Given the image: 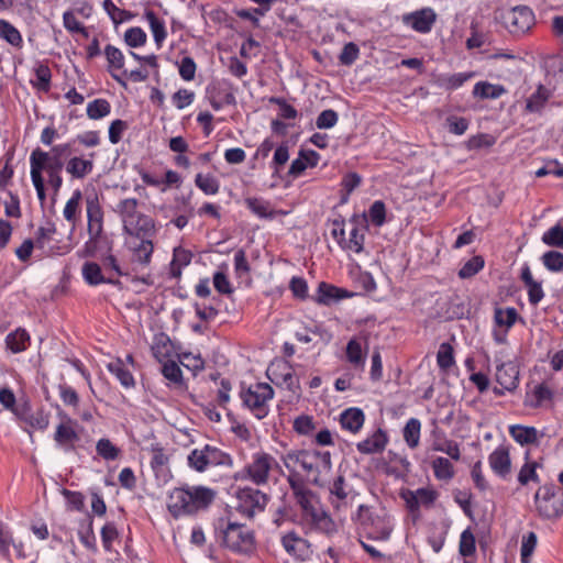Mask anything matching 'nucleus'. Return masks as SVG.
<instances>
[{"instance_id":"obj_1","label":"nucleus","mask_w":563,"mask_h":563,"mask_svg":"<svg viewBox=\"0 0 563 563\" xmlns=\"http://www.w3.org/2000/svg\"><path fill=\"white\" fill-rule=\"evenodd\" d=\"M296 504L300 508L298 523L308 532H317L331 536L336 532V525L331 516L322 508L317 495L306 485L290 481Z\"/></svg>"},{"instance_id":"obj_2","label":"nucleus","mask_w":563,"mask_h":563,"mask_svg":"<svg viewBox=\"0 0 563 563\" xmlns=\"http://www.w3.org/2000/svg\"><path fill=\"white\" fill-rule=\"evenodd\" d=\"M71 143H60L51 147L49 151H44L36 147L30 155V175L31 178L45 179L53 190L54 196H57L63 186L62 172L65 167L66 158L70 154Z\"/></svg>"},{"instance_id":"obj_3","label":"nucleus","mask_w":563,"mask_h":563,"mask_svg":"<svg viewBox=\"0 0 563 563\" xmlns=\"http://www.w3.org/2000/svg\"><path fill=\"white\" fill-rule=\"evenodd\" d=\"M216 498V492L207 486H189L174 488L167 500V509L173 518L194 516L210 507Z\"/></svg>"},{"instance_id":"obj_4","label":"nucleus","mask_w":563,"mask_h":563,"mask_svg":"<svg viewBox=\"0 0 563 563\" xmlns=\"http://www.w3.org/2000/svg\"><path fill=\"white\" fill-rule=\"evenodd\" d=\"M216 536L221 540L220 544L233 553L251 554L255 550L254 532L245 525L220 519Z\"/></svg>"},{"instance_id":"obj_5","label":"nucleus","mask_w":563,"mask_h":563,"mask_svg":"<svg viewBox=\"0 0 563 563\" xmlns=\"http://www.w3.org/2000/svg\"><path fill=\"white\" fill-rule=\"evenodd\" d=\"M282 468L274 456L266 452H256L252 460L235 475L236 479L250 481L257 486L266 485L272 471Z\"/></svg>"},{"instance_id":"obj_6","label":"nucleus","mask_w":563,"mask_h":563,"mask_svg":"<svg viewBox=\"0 0 563 563\" xmlns=\"http://www.w3.org/2000/svg\"><path fill=\"white\" fill-rule=\"evenodd\" d=\"M240 398L243 406L247 408L256 419L262 420L269 413L268 401L274 398V389L267 383L252 384L246 388H241Z\"/></svg>"},{"instance_id":"obj_7","label":"nucleus","mask_w":563,"mask_h":563,"mask_svg":"<svg viewBox=\"0 0 563 563\" xmlns=\"http://www.w3.org/2000/svg\"><path fill=\"white\" fill-rule=\"evenodd\" d=\"M187 464L191 470L203 473L211 467H231L233 460L229 453L211 444H205L200 449H194L188 454Z\"/></svg>"},{"instance_id":"obj_8","label":"nucleus","mask_w":563,"mask_h":563,"mask_svg":"<svg viewBox=\"0 0 563 563\" xmlns=\"http://www.w3.org/2000/svg\"><path fill=\"white\" fill-rule=\"evenodd\" d=\"M503 24L512 35L526 34L534 24V14L527 5H517L500 15Z\"/></svg>"},{"instance_id":"obj_9","label":"nucleus","mask_w":563,"mask_h":563,"mask_svg":"<svg viewBox=\"0 0 563 563\" xmlns=\"http://www.w3.org/2000/svg\"><path fill=\"white\" fill-rule=\"evenodd\" d=\"M300 467L306 473L308 481L319 485L321 473H328L331 467V453L329 451L305 450Z\"/></svg>"},{"instance_id":"obj_10","label":"nucleus","mask_w":563,"mask_h":563,"mask_svg":"<svg viewBox=\"0 0 563 563\" xmlns=\"http://www.w3.org/2000/svg\"><path fill=\"white\" fill-rule=\"evenodd\" d=\"M534 504L540 517L545 519L558 518L562 514L561 504L556 499V486L545 484L534 494Z\"/></svg>"},{"instance_id":"obj_11","label":"nucleus","mask_w":563,"mask_h":563,"mask_svg":"<svg viewBox=\"0 0 563 563\" xmlns=\"http://www.w3.org/2000/svg\"><path fill=\"white\" fill-rule=\"evenodd\" d=\"M236 510L249 518L265 509L268 501L266 494L252 487L240 488L236 492Z\"/></svg>"},{"instance_id":"obj_12","label":"nucleus","mask_w":563,"mask_h":563,"mask_svg":"<svg viewBox=\"0 0 563 563\" xmlns=\"http://www.w3.org/2000/svg\"><path fill=\"white\" fill-rule=\"evenodd\" d=\"M207 96L213 110L219 111L224 106H233L236 103L234 96L235 88L233 84L227 79L217 80L208 85Z\"/></svg>"},{"instance_id":"obj_13","label":"nucleus","mask_w":563,"mask_h":563,"mask_svg":"<svg viewBox=\"0 0 563 563\" xmlns=\"http://www.w3.org/2000/svg\"><path fill=\"white\" fill-rule=\"evenodd\" d=\"M435 21L437 14L431 8H422L410 13H405L401 16L404 25L421 34L429 33Z\"/></svg>"},{"instance_id":"obj_14","label":"nucleus","mask_w":563,"mask_h":563,"mask_svg":"<svg viewBox=\"0 0 563 563\" xmlns=\"http://www.w3.org/2000/svg\"><path fill=\"white\" fill-rule=\"evenodd\" d=\"M331 505L338 512L345 511L351 507L354 497L357 495L351 486L347 485L344 476H338L331 487Z\"/></svg>"},{"instance_id":"obj_15","label":"nucleus","mask_w":563,"mask_h":563,"mask_svg":"<svg viewBox=\"0 0 563 563\" xmlns=\"http://www.w3.org/2000/svg\"><path fill=\"white\" fill-rule=\"evenodd\" d=\"M284 550L297 561H307L312 555L310 543L296 531H289L282 537Z\"/></svg>"},{"instance_id":"obj_16","label":"nucleus","mask_w":563,"mask_h":563,"mask_svg":"<svg viewBox=\"0 0 563 563\" xmlns=\"http://www.w3.org/2000/svg\"><path fill=\"white\" fill-rule=\"evenodd\" d=\"M87 232L88 235L103 234V210L97 194L86 197Z\"/></svg>"},{"instance_id":"obj_17","label":"nucleus","mask_w":563,"mask_h":563,"mask_svg":"<svg viewBox=\"0 0 563 563\" xmlns=\"http://www.w3.org/2000/svg\"><path fill=\"white\" fill-rule=\"evenodd\" d=\"M81 276L85 283L92 287L101 284H109L119 288L122 286L119 278L111 275H106L101 265L92 261H87L82 264Z\"/></svg>"},{"instance_id":"obj_18","label":"nucleus","mask_w":563,"mask_h":563,"mask_svg":"<svg viewBox=\"0 0 563 563\" xmlns=\"http://www.w3.org/2000/svg\"><path fill=\"white\" fill-rule=\"evenodd\" d=\"M122 228L125 234L137 239L154 238L156 235L154 219L142 212Z\"/></svg>"},{"instance_id":"obj_19","label":"nucleus","mask_w":563,"mask_h":563,"mask_svg":"<svg viewBox=\"0 0 563 563\" xmlns=\"http://www.w3.org/2000/svg\"><path fill=\"white\" fill-rule=\"evenodd\" d=\"M488 463L498 477L506 479L511 472V459L509 448L506 445L497 446L488 456Z\"/></svg>"},{"instance_id":"obj_20","label":"nucleus","mask_w":563,"mask_h":563,"mask_svg":"<svg viewBox=\"0 0 563 563\" xmlns=\"http://www.w3.org/2000/svg\"><path fill=\"white\" fill-rule=\"evenodd\" d=\"M496 382L507 391H514L519 384V369L514 362H501L496 366Z\"/></svg>"},{"instance_id":"obj_21","label":"nucleus","mask_w":563,"mask_h":563,"mask_svg":"<svg viewBox=\"0 0 563 563\" xmlns=\"http://www.w3.org/2000/svg\"><path fill=\"white\" fill-rule=\"evenodd\" d=\"M389 438L385 430L378 428L363 441L356 444V449L361 454L369 455L382 453L388 444Z\"/></svg>"},{"instance_id":"obj_22","label":"nucleus","mask_w":563,"mask_h":563,"mask_svg":"<svg viewBox=\"0 0 563 563\" xmlns=\"http://www.w3.org/2000/svg\"><path fill=\"white\" fill-rule=\"evenodd\" d=\"M431 449L437 452H442L449 455L452 460L459 461L461 452L459 444L446 438L445 433L435 426L431 432Z\"/></svg>"},{"instance_id":"obj_23","label":"nucleus","mask_w":563,"mask_h":563,"mask_svg":"<svg viewBox=\"0 0 563 563\" xmlns=\"http://www.w3.org/2000/svg\"><path fill=\"white\" fill-rule=\"evenodd\" d=\"M353 294L346 289L321 282L318 286L317 295L313 297V300L320 305L330 306L333 302L344 298H351Z\"/></svg>"},{"instance_id":"obj_24","label":"nucleus","mask_w":563,"mask_h":563,"mask_svg":"<svg viewBox=\"0 0 563 563\" xmlns=\"http://www.w3.org/2000/svg\"><path fill=\"white\" fill-rule=\"evenodd\" d=\"M79 440L78 433L68 423H59L54 433L56 445L66 453L74 452L76 442Z\"/></svg>"},{"instance_id":"obj_25","label":"nucleus","mask_w":563,"mask_h":563,"mask_svg":"<svg viewBox=\"0 0 563 563\" xmlns=\"http://www.w3.org/2000/svg\"><path fill=\"white\" fill-rule=\"evenodd\" d=\"M90 158H82L79 156L70 157L65 162L66 172L75 179H84L93 170V156L91 153Z\"/></svg>"},{"instance_id":"obj_26","label":"nucleus","mask_w":563,"mask_h":563,"mask_svg":"<svg viewBox=\"0 0 563 563\" xmlns=\"http://www.w3.org/2000/svg\"><path fill=\"white\" fill-rule=\"evenodd\" d=\"M365 422V415L362 409L352 407L345 409L340 416V423L342 429L352 433H357Z\"/></svg>"},{"instance_id":"obj_27","label":"nucleus","mask_w":563,"mask_h":563,"mask_svg":"<svg viewBox=\"0 0 563 563\" xmlns=\"http://www.w3.org/2000/svg\"><path fill=\"white\" fill-rule=\"evenodd\" d=\"M509 434L522 446L539 444V431L534 427L514 424L509 427Z\"/></svg>"},{"instance_id":"obj_28","label":"nucleus","mask_w":563,"mask_h":563,"mask_svg":"<svg viewBox=\"0 0 563 563\" xmlns=\"http://www.w3.org/2000/svg\"><path fill=\"white\" fill-rule=\"evenodd\" d=\"M305 450L289 451L282 456V461L285 467L289 471L287 482L290 485V481H296L301 485H306L301 475L296 471V467L301 465Z\"/></svg>"},{"instance_id":"obj_29","label":"nucleus","mask_w":563,"mask_h":563,"mask_svg":"<svg viewBox=\"0 0 563 563\" xmlns=\"http://www.w3.org/2000/svg\"><path fill=\"white\" fill-rule=\"evenodd\" d=\"M144 19L147 21L150 25L157 48H161L164 41L167 37L165 22L162 19H159L156 15V13L152 10H145Z\"/></svg>"},{"instance_id":"obj_30","label":"nucleus","mask_w":563,"mask_h":563,"mask_svg":"<svg viewBox=\"0 0 563 563\" xmlns=\"http://www.w3.org/2000/svg\"><path fill=\"white\" fill-rule=\"evenodd\" d=\"M101 247L112 251V241L106 235H89L79 254L81 257H95Z\"/></svg>"},{"instance_id":"obj_31","label":"nucleus","mask_w":563,"mask_h":563,"mask_svg":"<svg viewBox=\"0 0 563 563\" xmlns=\"http://www.w3.org/2000/svg\"><path fill=\"white\" fill-rule=\"evenodd\" d=\"M30 344V334L25 329L18 328L5 338V347L12 353L18 354L27 349Z\"/></svg>"},{"instance_id":"obj_32","label":"nucleus","mask_w":563,"mask_h":563,"mask_svg":"<svg viewBox=\"0 0 563 563\" xmlns=\"http://www.w3.org/2000/svg\"><path fill=\"white\" fill-rule=\"evenodd\" d=\"M139 205L140 202L136 198H125L117 203L113 211L120 217L122 227L133 220L140 213L137 210Z\"/></svg>"},{"instance_id":"obj_33","label":"nucleus","mask_w":563,"mask_h":563,"mask_svg":"<svg viewBox=\"0 0 563 563\" xmlns=\"http://www.w3.org/2000/svg\"><path fill=\"white\" fill-rule=\"evenodd\" d=\"M507 92L503 85L478 81L474 85L473 95L481 99H498Z\"/></svg>"},{"instance_id":"obj_34","label":"nucleus","mask_w":563,"mask_h":563,"mask_svg":"<svg viewBox=\"0 0 563 563\" xmlns=\"http://www.w3.org/2000/svg\"><path fill=\"white\" fill-rule=\"evenodd\" d=\"M0 38L14 48L21 49L23 47V37L21 32L4 19H0Z\"/></svg>"},{"instance_id":"obj_35","label":"nucleus","mask_w":563,"mask_h":563,"mask_svg":"<svg viewBox=\"0 0 563 563\" xmlns=\"http://www.w3.org/2000/svg\"><path fill=\"white\" fill-rule=\"evenodd\" d=\"M192 258L191 252L183 249L176 247L173 253V260L170 262V275L174 278H179L181 276V269L190 264Z\"/></svg>"},{"instance_id":"obj_36","label":"nucleus","mask_w":563,"mask_h":563,"mask_svg":"<svg viewBox=\"0 0 563 563\" xmlns=\"http://www.w3.org/2000/svg\"><path fill=\"white\" fill-rule=\"evenodd\" d=\"M108 371L113 374L125 388L135 385L132 373L125 367L121 360H114L107 365Z\"/></svg>"},{"instance_id":"obj_37","label":"nucleus","mask_w":563,"mask_h":563,"mask_svg":"<svg viewBox=\"0 0 563 563\" xmlns=\"http://www.w3.org/2000/svg\"><path fill=\"white\" fill-rule=\"evenodd\" d=\"M550 97V90L540 85L537 90L527 99L526 110L531 113L540 112Z\"/></svg>"},{"instance_id":"obj_38","label":"nucleus","mask_w":563,"mask_h":563,"mask_svg":"<svg viewBox=\"0 0 563 563\" xmlns=\"http://www.w3.org/2000/svg\"><path fill=\"white\" fill-rule=\"evenodd\" d=\"M421 422L417 418H410L402 430V437L410 449H416L420 442Z\"/></svg>"},{"instance_id":"obj_39","label":"nucleus","mask_w":563,"mask_h":563,"mask_svg":"<svg viewBox=\"0 0 563 563\" xmlns=\"http://www.w3.org/2000/svg\"><path fill=\"white\" fill-rule=\"evenodd\" d=\"M434 477L439 481L449 482L454 477V466L445 457L438 456L432 461Z\"/></svg>"},{"instance_id":"obj_40","label":"nucleus","mask_w":563,"mask_h":563,"mask_svg":"<svg viewBox=\"0 0 563 563\" xmlns=\"http://www.w3.org/2000/svg\"><path fill=\"white\" fill-rule=\"evenodd\" d=\"M36 80H31L34 88L48 92L51 89L52 71L46 64H38L34 69Z\"/></svg>"},{"instance_id":"obj_41","label":"nucleus","mask_w":563,"mask_h":563,"mask_svg":"<svg viewBox=\"0 0 563 563\" xmlns=\"http://www.w3.org/2000/svg\"><path fill=\"white\" fill-rule=\"evenodd\" d=\"M102 7L115 25L130 21L135 16L133 12L118 8L112 0H103Z\"/></svg>"},{"instance_id":"obj_42","label":"nucleus","mask_w":563,"mask_h":563,"mask_svg":"<svg viewBox=\"0 0 563 563\" xmlns=\"http://www.w3.org/2000/svg\"><path fill=\"white\" fill-rule=\"evenodd\" d=\"M472 74L456 73L453 75H441L437 80V85L446 90H455L462 87L470 78Z\"/></svg>"},{"instance_id":"obj_43","label":"nucleus","mask_w":563,"mask_h":563,"mask_svg":"<svg viewBox=\"0 0 563 563\" xmlns=\"http://www.w3.org/2000/svg\"><path fill=\"white\" fill-rule=\"evenodd\" d=\"M82 198V194L79 189H76L71 197L67 200L64 210L63 216L65 220L69 223H71L74 227L77 222V213L80 210V201Z\"/></svg>"},{"instance_id":"obj_44","label":"nucleus","mask_w":563,"mask_h":563,"mask_svg":"<svg viewBox=\"0 0 563 563\" xmlns=\"http://www.w3.org/2000/svg\"><path fill=\"white\" fill-rule=\"evenodd\" d=\"M87 115L91 120H100L111 112V104L107 99H95L87 104Z\"/></svg>"},{"instance_id":"obj_45","label":"nucleus","mask_w":563,"mask_h":563,"mask_svg":"<svg viewBox=\"0 0 563 563\" xmlns=\"http://www.w3.org/2000/svg\"><path fill=\"white\" fill-rule=\"evenodd\" d=\"M56 233L55 223L47 220L44 225H41L35 232L34 243L37 249L45 250L47 244L53 240Z\"/></svg>"},{"instance_id":"obj_46","label":"nucleus","mask_w":563,"mask_h":563,"mask_svg":"<svg viewBox=\"0 0 563 563\" xmlns=\"http://www.w3.org/2000/svg\"><path fill=\"white\" fill-rule=\"evenodd\" d=\"M367 230L352 228L350 230L349 239L345 238V244L342 250L352 251L354 253H361L364 250L365 232Z\"/></svg>"},{"instance_id":"obj_47","label":"nucleus","mask_w":563,"mask_h":563,"mask_svg":"<svg viewBox=\"0 0 563 563\" xmlns=\"http://www.w3.org/2000/svg\"><path fill=\"white\" fill-rule=\"evenodd\" d=\"M346 360L354 366V367H363L365 364V354L363 353L361 343L355 340L351 339L346 344Z\"/></svg>"},{"instance_id":"obj_48","label":"nucleus","mask_w":563,"mask_h":563,"mask_svg":"<svg viewBox=\"0 0 563 563\" xmlns=\"http://www.w3.org/2000/svg\"><path fill=\"white\" fill-rule=\"evenodd\" d=\"M195 185L206 195H216L220 189L219 180L211 174H197Z\"/></svg>"},{"instance_id":"obj_49","label":"nucleus","mask_w":563,"mask_h":563,"mask_svg":"<svg viewBox=\"0 0 563 563\" xmlns=\"http://www.w3.org/2000/svg\"><path fill=\"white\" fill-rule=\"evenodd\" d=\"M101 267L106 275H111L113 277L119 276H128V272H124L118 258L111 253V251H107V253L101 257Z\"/></svg>"},{"instance_id":"obj_50","label":"nucleus","mask_w":563,"mask_h":563,"mask_svg":"<svg viewBox=\"0 0 563 563\" xmlns=\"http://www.w3.org/2000/svg\"><path fill=\"white\" fill-rule=\"evenodd\" d=\"M544 267L552 273L563 272V253L559 251H548L541 256Z\"/></svg>"},{"instance_id":"obj_51","label":"nucleus","mask_w":563,"mask_h":563,"mask_svg":"<svg viewBox=\"0 0 563 563\" xmlns=\"http://www.w3.org/2000/svg\"><path fill=\"white\" fill-rule=\"evenodd\" d=\"M518 317V312L515 308L509 307L505 310L501 308L495 309L494 320L498 327H506V330L510 329Z\"/></svg>"},{"instance_id":"obj_52","label":"nucleus","mask_w":563,"mask_h":563,"mask_svg":"<svg viewBox=\"0 0 563 563\" xmlns=\"http://www.w3.org/2000/svg\"><path fill=\"white\" fill-rule=\"evenodd\" d=\"M541 240L548 246L563 249V225L559 222L551 227L542 234Z\"/></svg>"},{"instance_id":"obj_53","label":"nucleus","mask_w":563,"mask_h":563,"mask_svg":"<svg viewBox=\"0 0 563 563\" xmlns=\"http://www.w3.org/2000/svg\"><path fill=\"white\" fill-rule=\"evenodd\" d=\"M366 214L368 222L377 228L382 227L386 222V206L384 201L375 200Z\"/></svg>"},{"instance_id":"obj_54","label":"nucleus","mask_w":563,"mask_h":563,"mask_svg":"<svg viewBox=\"0 0 563 563\" xmlns=\"http://www.w3.org/2000/svg\"><path fill=\"white\" fill-rule=\"evenodd\" d=\"M96 451L98 455L106 461H114L120 455V449L106 438H102L97 442Z\"/></svg>"},{"instance_id":"obj_55","label":"nucleus","mask_w":563,"mask_h":563,"mask_svg":"<svg viewBox=\"0 0 563 563\" xmlns=\"http://www.w3.org/2000/svg\"><path fill=\"white\" fill-rule=\"evenodd\" d=\"M153 238L140 239L141 243L134 249V256L142 265H148L154 251Z\"/></svg>"},{"instance_id":"obj_56","label":"nucleus","mask_w":563,"mask_h":563,"mask_svg":"<svg viewBox=\"0 0 563 563\" xmlns=\"http://www.w3.org/2000/svg\"><path fill=\"white\" fill-rule=\"evenodd\" d=\"M484 258L479 255L470 258L459 271L457 275L462 279L475 276L484 267Z\"/></svg>"},{"instance_id":"obj_57","label":"nucleus","mask_w":563,"mask_h":563,"mask_svg":"<svg viewBox=\"0 0 563 563\" xmlns=\"http://www.w3.org/2000/svg\"><path fill=\"white\" fill-rule=\"evenodd\" d=\"M437 363L438 366L443 371H448L454 365L455 361L453 347L450 343L444 342L440 345L437 354Z\"/></svg>"},{"instance_id":"obj_58","label":"nucleus","mask_w":563,"mask_h":563,"mask_svg":"<svg viewBox=\"0 0 563 563\" xmlns=\"http://www.w3.org/2000/svg\"><path fill=\"white\" fill-rule=\"evenodd\" d=\"M459 551L460 554L464 558H470L475 554V537L470 529H466L461 533Z\"/></svg>"},{"instance_id":"obj_59","label":"nucleus","mask_w":563,"mask_h":563,"mask_svg":"<svg viewBox=\"0 0 563 563\" xmlns=\"http://www.w3.org/2000/svg\"><path fill=\"white\" fill-rule=\"evenodd\" d=\"M93 520L91 517L87 520V526L84 528L81 527L78 531V537L80 542L89 550L96 552L97 551V544H96V536L93 532Z\"/></svg>"},{"instance_id":"obj_60","label":"nucleus","mask_w":563,"mask_h":563,"mask_svg":"<svg viewBox=\"0 0 563 563\" xmlns=\"http://www.w3.org/2000/svg\"><path fill=\"white\" fill-rule=\"evenodd\" d=\"M445 126L450 133L463 135L470 126V121L463 117L449 115L445 119Z\"/></svg>"},{"instance_id":"obj_61","label":"nucleus","mask_w":563,"mask_h":563,"mask_svg":"<svg viewBox=\"0 0 563 563\" xmlns=\"http://www.w3.org/2000/svg\"><path fill=\"white\" fill-rule=\"evenodd\" d=\"M104 56L109 64V69H122L124 66L123 53L113 45H107L104 48Z\"/></svg>"},{"instance_id":"obj_62","label":"nucleus","mask_w":563,"mask_h":563,"mask_svg":"<svg viewBox=\"0 0 563 563\" xmlns=\"http://www.w3.org/2000/svg\"><path fill=\"white\" fill-rule=\"evenodd\" d=\"M353 519L356 522H358L364 529H368L375 525L378 517L374 516L373 511L368 506L360 505Z\"/></svg>"},{"instance_id":"obj_63","label":"nucleus","mask_w":563,"mask_h":563,"mask_svg":"<svg viewBox=\"0 0 563 563\" xmlns=\"http://www.w3.org/2000/svg\"><path fill=\"white\" fill-rule=\"evenodd\" d=\"M146 33L139 26L125 31L124 41L130 47H140L146 43Z\"/></svg>"},{"instance_id":"obj_64","label":"nucleus","mask_w":563,"mask_h":563,"mask_svg":"<svg viewBox=\"0 0 563 563\" xmlns=\"http://www.w3.org/2000/svg\"><path fill=\"white\" fill-rule=\"evenodd\" d=\"M358 56H360L358 46L353 42H349L343 46V48L339 55V62L343 66H351L352 64L355 63V60L358 58Z\"/></svg>"}]
</instances>
